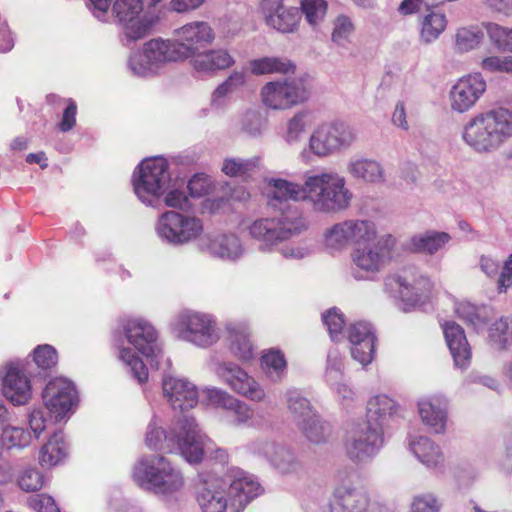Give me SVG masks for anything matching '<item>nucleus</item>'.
Listing matches in <instances>:
<instances>
[{
    "label": "nucleus",
    "mask_w": 512,
    "mask_h": 512,
    "mask_svg": "<svg viewBox=\"0 0 512 512\" xmlns=\"http://www.w3.org/2000/svg\"><path fill=\"white\" fill-rule=\"evenodd\" d=\"M152 22L146 17L137 16L132 21L124 23V33L130 40L136 41L149 34Z\"/></svg>",
    "instance_id": "nucleus-57"
},
{
    "label": "nucleus",
    "mask_w": 512,
    "mask_h": 512,
    "mask_svg": "<svg viewBox=\"0 0 512 512\" xmlns=\"http://www.w3.org/2000/svg\"><path fill=\"white\" fill-rule=\"evenodd\" d=\"M214 371L235 394L256 403H266L269 400L265 387L238 364L221 362Z\"/></svg>",
    "instance_id": "nucleus-11"
},
{
    "label": "nucleus",
    "mask_w": 512,
    "mask_h": 512,
    "mask_svg": "<svg viewBox=\"0 0 512 512\" xmlns=\"http://www.w3.org/2000/svg\"><path fill=\"white\" fill-rule=\"evenodd\" d=\"M164 195V203L168 207L183 211L192 208V204L186 194L182 190L175 188L172 184L171 188L168 189Z\"/></svg>",
    "instance_id": "nucleus-63"
},
{
    "label": "nucleus",
    "mask_w": 512,
    "mask_h": 512,
    "mask_svg": "<svg viewBox=\"0 0 512 512\" xmlns=\"http://www.w3.org/2000/svg\"><path fill=\"white\" fill-rule=\"evenodd\" d=\"M483 34L478 30L461 28L456 33V45L461 51L476 47L482 40Z\"/></svg>",
    "instance_id": "nucleus-60"
},
{
    "label": "nucleus",
    "mask_w": 512,
    "mask_h": 512,
    "mask_svg": "<svg viewBox=\"0 0 512 512\" xmlns=\"http://www.w3.org/2000/svg\"><path fill=\"white\" fill-rule=\"evenodd\" d=\"M442 500L432 492L416 494L410 502V512H441Z\"/></svg>",
    "instance_id": "nucleus-50"
},
{
    "label": "nucleus",
    "mask_w": 512,
    "mask_h": 512,
    "mask_svg": "<svg viewBox=\"0 0 512 512\" xmlns=\"http://www.w3.org/2000/svg\"><path fill=\"white\" fill-rule=\"evenodd\" d=\"M485 328L488 344L494 350L503 352L512 348V316L491 319Z\"/></svg>",
    "instance_id": "nucleus-37"
},
{
    "label": "nucleus",
    "mask_w": 512,
    "mask_h": 512,
    "mask_svg": "<svg viewBox=\"0 0 512 512\" xmlns=\"http://www.w3.org/2000/svg\"><path fill=\"white\" fill-rule=\"evenodd\" d=\"M398 411L396 402L384 394L371 397L366 406L365 422H371L374 425L384 429V425L392 419Z\"/></svg>",
    "instance_id": "nucleus-33"
},
{
    "label": "nucleus",
    "mask_w": 512,
    "mask_h": 512,
    "mask_svg": "<svg viewBox=\"0 0 512 512\" xmlns=\"http://www.w3.org/2000/svg\"><path fill=\"white\" fill-rule=\"evenodd\" d=\"M223 477L199 474L195 485V500L201 512H227L230 501Z\"/></svg>",
    "instance_id": "nucleus-15"
},
{
    "label": "nucleus",
    "mask_w": 512,
    "mask_h": 512,
    "mask_svg": "<svg viewBox=\"0 0 512 512\" xmlns=\"http://www.w3.org/2000/svg\"><path fill=\"white\" fill-rule=\"evenodd\" d=\"M118 358L130 369L131 375L138 383L144 384L148 380L149 373L146 365L129 347H119Z\"/></svg>",
    "instance_id": "nucleus-47"
},
{
    "label": "nucleus",
    "mask_w": 512,
    "mask_h": 512,
    "mask_svg": "<svg viewBox=\"0 0 512 512\" xmlns=\"http://www.w3.org/2000/svg\"><path fill=\"white\" fill-rule=\"evenodd\" d=\"M300 13L297 8L285 7L282 2H275L265 14L267 25L282 33L293 32L299 24Z\"/></svg>",
    "instance_id": "nucleus-35"
},
{
    "label": "nucleus",
    "mask_w": 512,
    "mask_h": 512,
    "mask_svg": "<svg viewBox=\"0 0 512 512\" xmlns=\"http://www.w3.org/2000/svg\"><path fill=\"white\" fill-rule=\"evenodd\" d=\"M224 328L231 353L241 361L251 360L254 357V348L248 324L243 321H227Z\"/></svg>",
    "instance_id": "nucleus-29"
},
{
    "label": "nucleus",
    "mask_w": 512,
    "mask_h": 512,
    "mask_svg": "<svg viewBox=\"0 0 512 512\" xmlns=\"http://www.w3.org/2000/svg\"><path fill=\"white\" fill-rule=\"evenodd\" d=\"M353 32L354 25L351 19L345 15H340L334 21L332 41L337 44H343V42L348 40Z\"/></svg>",
    "instance_id": "nucleus-61"
},
{
    "label": "nucleus",
    "mask_w": 512,
    "mask_h": 512,
    "mask_svg": "<svg viewBox=\"0 0 512 512\" xmlns=\"http://www.w3.org/2000/svg\"><path fill=\"white\" fill-rule=\"evenodd\" d=\"M509 136V130H464L462 133L467 145L478 152L496 149Z\"/></svg>",
    "instance_id": "nucleus-36"
},
{
    "label": "nucleus",
    "mask_w": 512,
    "mask_h": 512,
    "mask_svg": "<svg viewBox=\"0 0 512 512\" xmlns=\"http://www.w3.org/2000/svg\"><path fill=\"white\" fill-rule=\"evenodd\" d=\"M1 441L8 449L25 448L30 445L32 437L30 432L22 427L7 425L2 429Z\"/></svg>",
    "instance_id": "nucleus-49"
},
{
    "label": "nucleus",
    "mask_w": 512,
    "mask_h": 512,
    "mask_svg": "<svg viewBox=\"0 0 512 512\" xmlns=\"http://www.w3.org/2000/svg\"><path fill=\"white\" fill-rule=\"evenodd\" d=\"M455 313L477 333L482 332L491 320L492 309L487 306H477L468 301L455 304Z\"/></svg>",
    "instance_id": "nucleus-38"
},
{
    "label": "nucleus",
    "mask_w": 512,
    "mask_h": 512,
    "mask_svg": "<svg viewBox=\"0 0 512 512\" xmlns=\"http://www.w3.org/2000/svg\"><path fill=\"white\" fill-rule=\"evenodd\" d=\"M16 482L23 492H36L44 485V474L34 466H26L18 472Z\"/></svg>",
    "instance_id": "nucleus-48"
},
{
    "label": "nucleus",
    "mask_w": 512,
    "mask_h": 512,
    "mask_svg": "<svg viewBox=\"0 0 512 512\" xmlns=\"http://www.w3.org/2000/svg\"><path fill=\"white\" fill-rule=\"evenodd\" d=\"M426 12L421 20L420 35L425 42L429 43L436 40L446 29L447 19L446 15L438 10Z\"/></svg>",
    "instance_id": "nucleus-46"
},
{
    "label": "nucleus",
    "mask_w": 512,
    "mask_h": 512,
    "mask_svg": "<svg viewBox=\"0 0 512 512\" xmlns=\"http://www.w3.org/2000/svg\"><path fill=\"white\" fill-rule=\"evenodd\" d=\"M195 418L179 417L166 431L161 419L153 415L147 424L144 443L149 450L161 453H179L185 460L199 458L198 442L195 438Z\"/></svg>",
    "instance_id": "nucleus-3"
},
{
    "label": "nucleus",
    "mask_w": 512,
    "mask_h": 512,
    "mask_svg": "<svg viewBox=\"0 0 512 512\" xmlns=\"http://www.w3.org/2000/svg\"><path fill=\"white\" fill-rule=\"evenodd\" d=\"M155 232L162 243L182 247L196 240L199 242L204 232V223L197 216L169 210L158 217Z\"/></svg>",
    "instance_id": "nucleus-8"
},
{
    "label": "nucleus",
    "mask_w": 512,
    "mask_h": 512,
    "mask_svg": "<svg viewBox=\"0 0 512 512\" xmlns=\"http://www.w3.org/2000/svg\"><path fill=\"white\" fill-rule=\"evenodd\" d=\"M142 11V0H116L112 6L114 16L123 24L132 21Z\"/></svg>",
    "instance_id": "nucleus-51"
},
{
    "label": "nucleus",
    "mask_w": 512,
    "mask_h": 512,
    "mask_svg": "<svg viewBox=\"0 0 512 512\" xmlns=\"http://www.w3.org/2000/svg\"><path fill=\"white\" fill-rule=\"evenodd\" d=\"M284 398L287 410L297 427L316 413L310 401L296 388L287 389Z\"/></svg>",
    "instance_id": "nucleus-40"
},
{
    "label": "nucleus",
    "mask_w": 512,
    "mask_h": 512,
    "mask_svg": "<svg viewBox=\"0 0 512 512\" xmlns=\"http://www.w3.org/2000/svg\"><path fill=\"white\" fill-rule=\"evenodd\" d=\"M132 478L142 489L172 505L179 501L185 487L181 469L164 455H144L133 466Z\"/></svg>",
    "instance_id": "nucleus-2"
},
{
    "label": "nucleus",
    "mask_w": 512,
    "mask_h": 512,
    "mask_svg": "<svg viewBox=\"0 0 512 512\" xmlns=\"http://www.w3.org/2000/svg\"><path fill=\"white\" fill-rule=\"evenodd\" d=\"M179 45L187 48L185 59L195 56L201 48L210 45L214 38L211 26L204 21H194L175 30Z\"/></svg>",
    "instance_id": "nucleus-26"
},
{
    "label": "nucleus",
    "mask_w": 512,
    "mask_h": 512,
    "mask_svg": "<svg viewBox=\"0 0 512 512\" xmlns=\"http://www.w3.org/2000/svg\"><path fill=\"white\" fill-rule=\"evenodd\" d=\"M234 60L226 50H211L205 53H197L193 60V67L197 71H214L226 69L232 66Z\"/></svg>",
    "instance_id": "nucleus-43"
},
{
    "label": "nucleus",
    "mask_w": 512,
    "mask_h": 512,
    "mask_svg": "<svg viewBox=\"0 0 512 512\" xmlns=\"http://www.w3.org/2000/svg\"><path fill=\"white\" fill-rule=\"evenodd\" d=\"M227 484V494L232 512H242L245 507L262 493L259 482L250 474L236 470L223 477Z\"/></svg>",
    "instance_id": "nucleus-18"
},
{
    "label": "nucleus",
    "mask_w": 512,
    "mask_h": 512,
    "mask_svg": "<svg viewBox=\"0 0 512 512\" xmlns=\"http://www.w3.org/2000/svg\"><path fill=\"white\" fill-rule=\"evenodd\" d=\"M347 172L352 178L369 184H381L386 180L382 165L371 158L352 157L347 163Z\"/></svg>",
    "instance_id": "nucleus-31"
},
{
    "label": "nucleus",
    "mask_w": 512,
    "mask_h": 512,
    "mask_svg": "<svg viewBox=\"0 0 512 512\" xmlns=\"http://www.w3.org/2000/svg\"><path fill=\"white\" fill-rule=\"evenodd\" d=\"M485 27L490 40L499 50L512 52V29L495 23H488Z\"/></svg>",
    "instance_id": "nucleus-53"
},
{
    "label": "nucleus",
    "mask_w": 512,
    "mask_h": 512,
    "mask_svg": "<svg viewBox=\"0 0 512 512\" xmlns=\"http://www.w3.org/2000/svg\"><path fill=\"white\" fill-rule=\"evenodd\" d=\"M261 368L270 381L280 382L284 378L287 369L284 354L275 348L268 349L261 356Z\"/></svg>",
    "instance_id": "nucleus-45"
},
{
    "label": "nucleus",
    "mask_w": 512,
    "mask_h": 512,
    "mask_svg": "<svg viewBox=\"0 0 512 512\" xmlns=\"http://www.w3.org/2000/svg\"><path fill=\"white\" fill-rule=\"evenodd\" d=\"M355 140L353 130H314L309 135V146L314 154L327 156L350 147Z\"/></svg>",
    "instance_id": "nucleus-23"
},
{
    "label": "nucleus",
    "mask_w": 512,
    "mask_h": 512,
    "mask_svg": "<svg viewBox=\"0 0 512 512\" xmlns=\"http://www.w3.org/2000/svg\"><path fill=\"white\" fill-rule=\"evenodd\" d=\"M253 75L266 74L293 75L296 72L295 63L287 57L265 56L249 62Z\"/></svg>",
    "instance_id": "nucleus-39"
},
{
    "label": "nucleus",
    "mask_w": 512,
    "mask_h": 512,
    "mask_svg": "<svg viewBox=\"0 0 512 512\" xmlns=\"http://www.w3.org/2000/svg\"><path fill=\"white\" fill-rule=\"evenodd\" d=\"M207 403L215 408H221L228 411L237 397L224 389L217 387H207L202 391Z\"/></svg>",
    "instance_id": "nucleus-54"
},
{
    "label": "nucleus",
    "mask_w": 512,
    "mask_h": 512,
    "mask_svg": "<svg viewBox=\"0 0 512 512\" xmlns=\"http://www.w3.org/2000/svg\"><path fill=\"white\" fill-rule=\"evenodd\" d=\"M347 337L352 345V358L363 366L370 364L374 358L376 339L372 326L368 322H356L350 325Z\"/></svg>",
    "instance_id": "nucleus-24"
},
{
    "label": "nucleus",
    "mask_w": 512,
    "mask_h": 512,
    "mask_svg": "<svg viewBox=\"0 0 512 512\" xmlns=\"http://www.w3.org/2000/svg\"><path fill=\"white\" fill-rule=\"evenodd\" d=\"M198 247L214 259L234 263L245 253L244 245L235 233L216 232L201 236Z\"/></svg>",
    "instance_id": "nucleus-17"
},
{
    "label": "nucleus",
    "mask_w": 512,
    "mask_h": 512,
    "mask_svg": "<svg viewBox=\"0 0 512 512\" xmlns=\"http://www.w3.org/2000/svg\"><path fill=\"white\" fill-rule=\"evenodd\" d=\"M195 439L198 443V453L199 458L195 461L186 460L190 464H198L203 460L204 455H206L209 459L219 463V464H227L229 461L228 452L221 447H217L216 444L205 434L202 432L199 427L197 421L195 420Z\"/></svg>",
    "instance_id": "nucleus-42"
},
{
    "label": "nucleus",
    "mask_w": 512,
    "mask_h": 512,
    "mask_svg": "<svg viewBox=\"0 0 512 512\" xmlns=\"http://www.w3.org/2000/svg\"><path fill=\"white\" fill-rule=\"evenodd\" d=\"M386 285L396 288L401 300L410 307L422 305L430 297L432 282L414 268L387 278Z\"/></svg>",
    "instance_id": "nucleus-14"
},
{
    "label": "nucleus",
    "mask_w": 512,
    "mask_h": 512,
    "mask_svg": "<svg viewBox=\"0 0 512 512\" xmlns=\"http://www.w3.org/2000/svg\"><path fill=\"white\" fill-rule=\"evenodd\" d=\"M187 51L178 41L152 39L144 44L141 56L153 66L184 60Z\"/></svg>",
    "instance_id": "nucleus-28"
},
{
    "label": "nucleus",
    "mask_w": 512,
    "mask_h": 512,
    "mask_svg": "<svg viewBox=\"0 0 512 512\" xmlns=\"http://www.w3.org/2000/svg\"><path fill=\"white\" fill-rule=\"evenodd\" d=\"M2 389L6 399L15 406L29 402L32 395L31 384L20 363L7 365Z\"/></svg>",
    "instance_id": "nucleus-25"
},
{
    "label": "nucleus",
    "mask_w": 512,
    "mask_h": 512,
    "mask_svg": "<svg viewBox=\"0 0 512 512\" xmlns=\"http://www.w3.org/2000/svg\"><path fill=\"white\" fill-rule=\"evenodd\" d=\"M33 359L39 368L48 369L57 363V351L51 345H39L33 351Z\"/></svg>",
    "instance_id": "nucleus-59"
},
{
    "label": "nucleus",
    "mask_w": 512,
    "mask_h": 512,
    "mask_svg": "<svg viewBox=\"0 0 512 512\" xmlns=\"http://www.w3.org/2000/svg\"><path fill=\"white\" fill-rule=\"evenodd\" d=\"M451 239L447 232L427 230L412 236L409 246L414 252L432 256L444 250Z\"/></svg>",
    "instance_id": "nucleus-34"
},
{
    "label": "nucleus",
    "mask_w": 512,
    "mask_h": 512,
    "mask_svg": "<svg viewBox=\"0 0 512 512\" xmlns=\"http://www.w3.org/2000/svg\"><path fill=\"white\" fill-rule=\"evenodd\" d=\"M269 205L280 212L256 219L248 227L249 235L259 243L261 251H273L281 243L300 235L306 228L301 212L288 201H306L314 212L339 213L347 210L353 199L343 176L334 171L305 175L303 185L285 179L272 178L268 182Z\"/></svg>",
    "instance_id": "nucleus-1"
},
{
    "label": "nucleus",
    "mask_w": 512,
    "mask_h": 512,
    "mask_svg": "<svg viewBox=\"0 0 512 512\" xmlns=\"http://www.w3.org/2000/svg\"><path fill=\"white\" fill-rule=\"evenodd\" d=\"M228 411L234 415L232 425L235 427L250 425L254 416L253 407L239 398L235 399Z\"/></svg>",
    "instance_id": "nucleus-56"
},
{
    "label": "nucleus",
    "mask_w": 512,
    "mask_h": 512,
    "mask_svg": "<svg viewBox=\"0 0 512 512\" xmlns=\"http://www.w3.org/2000/svg\"><path fill=\"white\" fill-rule=\"evenodd\" d=\"M384 445V429L363 420L351 423L344 440L347 457L357 464L370 462Z\"/></svg>",
    "instance_id": "nucleus-7"
},
{
    "label": "nucleus",
    "mask_w": 512,
    "mask_h": 512,
    "mask_svg": "<svg viewBox=\"0 0 512 512\" xmlns=\"http://www.w3.org/2000/svg\"><path fill=\"white\" fill-rule=\"evenodd\" d=\"M162 394L173 410L192 409L199 400L198 390L194 383L186 378L171 375H164L162 378Z\"/></svg>",
    "instance_id": "nucleus-20"
},
{
    "label": "nucleus",
    "mask_w": 512,
    "mask_h": 512,
    "mask_svg": "<svg viewBox=\"0 0 512 512\" xmlns=\"http://www.w3.org/2000/svg\"><path fill=\"white\" fill-rule=\"evenodd\" d=\"M42 399L46 409L56 421L69 417L79 400L75 385L63 377L51 379L46 384Z\"/></svg>",
    "instance_id": "nucleus-13"
},
{
    "label": "nucleus",
    "mask_w": 512,
    "mask_h": 512,
    "mask_svg": "<svg viewBox=\"0 0 512 512\" xmlns=\"http://www.w3.org/2000/svg\"><path fill=\"white\" fill-rule=\"evenodd\" d=\"M255 167L256 162L254 160L229 158L225 159L222 166V171L231 177L243 176L252 171Z\"/></svg>",
    "instance_id": "nucleus-58"
},
{
    "label": "nucleus",
    "mask_w": 512,
    "mask_h": 512,
    "mask_svg": "<svg viewBox=\"0 0 512 512\" xmlns=\"http://www.w3.org/2000/svg\"><path fill=\"white\" fill-rule=\"evenodd\" d=\"M69 445L62 432H55L39 450L38 462L42 468H52L68 457Z\"/></svg>",
    "instance_id": "nucleus-32"
},
{
    "label": "nucleus",
    "mask_w": 512,
    "mask_h": 512,
    "mask_svg": "<svg viewBox=\"0 0 512 512\" xmlns=\"http://www.w3.org/2000/svg\"><path fill=\"white\" fill-rule=\"evenodd\" d=\"M132 182L139 200L146 205H153L171 188L168 160L159 156L144 159L135 169Z\"/></svg>",
    "instance_id": "nucleus-5"
},
{
    "label": "nucleus",
    "mask_w": 512,
    "mask_h": 512,
    "mask_svg": "<svg viewBox=\"0 0 512 512\" xmlns=\"http://www.w3.org/2000/svg\"><path fill=\"white\" fill-rule=\"evenodd\" d=\"M322 321L327 327L332 341H341L344 338L343 328L345 324L344 315L339 309L333 307L322 314Z\"/></svg>",
    "instance_id": "nucleus-52"
},
{
    "label": "nucleus",
    "mask_w": 512,
    "mask_h": 512,
    "mask_svg": "<svg viewBox=\"0 0 512 512\" xmlns=\"http://www.w3.org/2000/svg\"><path fill=\"white\" fill-rule=\"evenodd\" d=\"M122 331L127 342L151 362L164 358L159 333L146 319L129 318L123 322Z\"/></svg>",
    "instance_id": "nucleus-12"
},
{
    "label": "nucleus",
    "mask_w": 512,
    "mask_h": 512,
    "mask_svg": "<svg viewBox=\"0 0 512 512\" xmlns=\"http://www.w3.org/2000/svg\"><path fill=\"white\" fill-rule=\"evenodd\" d=\"M409 449L427 469L436 470L444 464V455L440 446L427 436L411 438Z\"/></svg>",
    "instance_id": "nucleus-30"
},
{
    "label": "nucleus",
    "mask_w": 512,
    "mask_h": 512,
    "mask_svg": "<svg viewBox=\"0 0 512 512\" xmlns=\"http://www.w3.org/2000/svg\"><path fill=\"white\" fill-rule=\"evenodd\" d=\"M301 8L307 22L315 26L323 20L327 10V3L325 0H301Z\"/></svg>",
    "instance_id": "nucleus-55"
},
{
    "label": "nucleus",
    "mask_w": 512,
    "mask_h": 512,
    "mask_svg": "<svg viewBox=\"0 0 512 512\" xmlns=\"http://www.w3.org/2000/svg\"><path fill=\"white\" fill-rule=\"evenodd\" d=\"M260 95L263 104L275 110L289 109L308 98L306 88L294 80L267 82Z\"/></svg>",
    "instance_id": "nucleus-16"
},
{
    "label": "nucleus",
    "mask_w": 512,
    "mask_h": 512,
    "mask_svg": "<svg viewBox=\"0 0 512 512\" xmlns=\"http://www.w3.org/2000/svg\"><path fill=\"white\" fill-rule=\"evenodd\" d=\"M390 238L385 241L377 238L372 243L353 248L350 258L355 279L373 280L385 269L391 260Z\"/></svg>",
    "instance_id": "nucleus-10"
},
{
    "label": "nucleus",
    "mask_w": 512,
    "mask_h": 512,
    "mask_svg": "<svg viewBox=\"0 0 512 512\" xmlns=\"http://www.w3.org/2000/svg\"><path fill=\"white\" fill-rule=\"evenodd\" d=\"M329 385L334 390L339 403L343 407L352 406L357 400V395L350 385L341 379L333 380Z\"/></svg>",
    "instance_id": "nucleus-64"
},
{
    "label": "nucleus",
    "mask_w": 512,
    "mask_h": 512,
    "mask_svg": "<svg viewBox=\"0 0 512 512\" xmlns=\"http://www.w3.org/2000/svg\"><path fill=\"white\" fill-rule=\"evenodd\" d=\"M169 327L178 341L200 349H209L221 339L216 316L207 312L184 309L172 318Z\"/></svg>",
    "instance_id": "nucleus-4"
},
{
    "label": "nucleus",
    "mask_w": 512,
    "mask_h": 512,
    "mask_svg": "<svg viewBox=\"0 0 512 512\" xmlns=\"http://www.w3.org/2000/svg\"><path fill=\"white\" fill-rule=\"evenodd\" d=\"M369 504L368 493L361 485L342 482L334 489L329 512H366Z\"/></svg>",
    "instance_id": "nucleus-21"
},
{
    "label": "nucleus",
    "mask_w": 512,
    "mask_h": 512,
    "mask_svg": "<svg viewBox=\"0 0 512 512\" xmlns=\"http://www.w3.org/2000/svg\"><path fill=\"white\" fill-rule=\"evenodd\" d=\"M448 408V399L441 394L424 396L417 401L421 422L436 434H442L446 431Z\"/></svg>",
    "instance_id": "nucleus-22"
},
{
    "label": "nucleus",
    "mask_w": 512,
    "mask_h": 512,
    "mask_svg": "<svg viewBox=\"0 0 512 512\" xmlns=\"http://www.w3.org/2000/svg\"><path fill=\"white\" fill-rule=\"evenodd\" d=\"M247 452L265 460L282 475L296 474L303 469V463L295 449L269 438H257L246 445Z\"/></svg>",
    "instance_id": "nucleus-9"
},
{
    "label": "nucleus",
    "mask_w": 512,
    "mask_h": 512,
    "mask_svg": "<svg viewBox=\"0 0 512 512\" xmlns=\"http://www.w3.org/2000/svg\"><path fill=\"white\" fill-rule=\"evenodd\" d=\"M377 226L370 219L353 218L340 221L323 233L324 246L330 253H340L349 246L356 248L374 242Z\"/></svg>",
    "instance_id": "nucleus-6"
},
{
    "label": "nucleus",
    "mask_w": 512,
    "mask_h": 512,
    "mask_svg": "<svg viewBox=\"0 0 512 512\" xmlns=\"http://www.w3.org/2000/svg\"><path fill=\"white\" fill-rule=\"evenodd\" d=\"M442 329L454 366L466 370L471 363L472 351L464 329L454 321L444 322Z\"/></svg>",
    "instance_id": "nucleus-27"
},
{
    "label": "nucleus",
    "mask_w": 512,
    "mask_h": 512,
    "mask_svg": "<svg viewBox=\"0 0 512 512\" xmlns=\"http://www.w3.org/2000/svg\"><path fill=\"white\" fill-rule=\"evenodd\" d=\"M301 434L312 444L321 445L329 441L332 426L316 412L297 427Z\"/></svg>",
    "instance_id": "nucleus-41"
},
{
    "label": "nucleus",
    "mask_w": 512,
    "mask_h": 512,
    "mask_svg": "<svg viewBox=\"0 0 512 512\" xmlns=\"http://www.w3.org/2000/svg\"><path fill=\"white\" fill-rule=\"evenodd\" d=\"M470 126L482 128H512V111L504 107H497L479 113L470 121Z\"/></svg>",
    "instance_id": "nucleus-44"
},
{
    "label": "nucleus",
    "mask_w": 512,
    "mask_h": 512,
    "mask_svg": "<svg viewBox=\"0 0 512 512\" xmlns=\"http://www.w3.org/2000/svg\"><path fill=\"white\" fill-rule=\"evenodd\" d=\"M485 91L486 81L480 73H472L459 78L449 92L451 109L458 113L470 110Z\"/></svg>",
    "instance_id": "nucleus-19"
},
{
    "label": "nucleus",
    "mask_w": 512,
    "mask_h": 512,
    "mask_svg": "<svg viewBox=\"0 0 512 512\" xmlns=\"http://www.w3.org/2000/svg\"><path fill=\"white\" fill-rule=\"evenodd\" d=\"M187 188L191 197L200 198L211 192L212 181L203 173L195 174L188 181Z\"/></svg>",
    "instance_id": "nucleus-62"
}]
</instances>
